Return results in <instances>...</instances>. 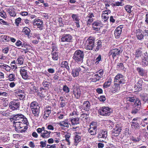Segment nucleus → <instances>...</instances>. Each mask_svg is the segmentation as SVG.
Returning a JSON list of instances; mask_svg holds the SVG:
<instances>
[{"label":"nucleus","instance_id":"f257e3e1","mask_svg":"<svg viewBox=\"0 0 148 148\" xmlns=\"http://www.w3.org/2000/svg\"><path fill=\"white\" fill-rule=\"evenodd\" d=\"M97 42V45L95 48L96 45L95 38L92 37L90 36L86 41L84 48L87 50H93L94 51H97L101 47L102 44L101 41L100 40H99Z\"/></svg>","mask_w":148,"mask_h":148},{"label":"nucleus","instance_id":"f03ea898","mask_svg":"<svg viewBox=\"0 0 148 148\" xmlns=\"http://www.w3.org/2000/svg\"><path fill=\"white\" fill-rule=\"evenodd\" d=\"M84 56V52L80 50H77L75 52L73 59L77 62L82 61Z\"/></svg>","mask_w":148,"mask_h":148},{"label":"nucleus","instance_id":"7ed1b4c3","mask_svg":"<svg viewBox=\"0 0 148 148\" xmlns=\"http://www.w3.org/2000/svg\"><path fill=\"white\" fill-rule=\"evenodd\" d=\"M99 113L100 115L105 116L110 115L111 113V109L108 107L103 106L101 107L99 110Z\"/></svg>","mask_w":148,"mask_h":148},{"label":"nucleus","instance_id":"20e7f679","mask_svg":"<svg viewBox=\"0 0 148 148\" xmlns=\"http://www.w3.org/2000/svg\"><path fill=\"white\" fill-rule=\"evenodd\" d=\"M123 49L120 47L112 49L110 50L108 53L109 56H112V58L114 59L115 57L120 55L123 51Z\"/></svg>","mask_w":148,"mask_h":148},{"label":"nucleus","instance_id":"39448f33","mask_svg":"<svg viewBox=\"0 0 148 148\" xmlns=\"http://www.w3.org/2000/svg\"><path fill=\"white\" fill-rule=\"evenodd\" d=\"M20 106V103L16 100H14L9 103V107L13 110H16L18 109Z\"/></svg>","mask_w":148,"mask_h":148},{"label":"nucleus","instance_id":"423d86ee","mask_svg":"<svg viewBox=\"0 0 148 148\" xmlns=\"http://www.w3.org/2000/svg\"><path fill=\"white\" fill-rule=\"evenodd\" d=\"M141 103L138 100L136 103H135L133 105V108L132 111V113L136 114L137 113L140 108Z\"/></svg>","mask_w":148,"mask_h":148},{"label":"nucleus","instance_id":"0eeeda50","mask_svg":"<svg viewBox=\"0 0 148 148\" xmlns=\"http://www.w3.org/2000/svg\"><path fill=\"white\" fill-rule=\"evenodd\" d=\"M107 136V132L106 131L103 130L101 133L98 134L97 137L99 138V141L105 142V140Z\"/></svg>","mask_w":148,"mask_h":148},{"label":"nucleus","instance_id":"6e6552de","mask_svg":"<svg viewBox=\"0 0 148 148\" xmlns=\"http://www.w3.org/2000/svg\"><path fill=\"white\" fill-rule=\"evenodd\" d=\"M34 26H36L40 30H42L43 26L42 21L40 19L36 18L32 22Z\"/></svg>","mask_w":148,"mask_h":148},{"label":"nucleus","instance_id":"1a4fd4ad","mask_svg":"<svg viewBox=\"0 0 148 148\" xmlns=\"http://www.w3.org/2000/svg\"><path fill=\"white\" fill-rule=\"evenodd\" d=\"M72 36L69 34L63 35L60 40L63 42H71L72 39Z\"/></svg>","mask_w":148,"mask_h":148},{"label":"nucleus","instance_id":"9d476101","mask_svg":"<svg viewBox=\"0 0 148 148\" xmlns=\"http://www.w3.org/2000/svg\"><path fill=\"white\" fill-rule=\"evenodd\" d=\"M123 77V76L122 75L118 74L115 76L114 82L115 83H118L119 84L123 83L124 82Z\"/></svg>","mask_w":148,"mask_h":148},{"label":"nucleus","instance_id":"9b49d317","mask_svg":"<svg viewBox=\"0 0 148 148\" xmlns=\"http://www.w3.org/2000/svg\"><path fill=\"white\" fill-rule=\"evenodd\" d=\"M16 93V96L20 100H23L25 97V94L24 93V90H17L15 91Z\"/></svg>","mask_w":148,"mask_h":148},{"label":"nucleus","instance_id":"f8f14e48","mask_svg":"<svg viewBox=\"0 0 148 148\" xmlns=\"http://www.w3.org/2000/svg\"><path fill=\"white\" fill-rule=\"evenodd\" d=\"M26 69V67H23L21 68L20 70V73L22 77L25 79H27L28 77Z\"/></svg>","mask_w":148,"mask_h":148},{"label":"nucleus","instance_id":"ddd939ff","mask_svg":"<svg viewBox=\"0 0 148 148\" xmlns=\"http://www.w3.org/2000/svg\"><path fill=\"white\" fill-rule=\"evenodd\" d=\"M121 127L116 126L112 131V135L113 136L117 137L118 136L121 131Z\"/></svg>","mask_w":148,"mask_h":148},{"label":"nucleus","instance_id":"4468645a","mask_svg":"<svg viewBox=\"0 0 148 148\" xmlns=\"http://www.w3.org/2000/svg\"><path fill=\"white\" fill-rule=\"evenodd\" d=\"M80 107V108H82L85 111H89L90 109V105L89 101H86L83 103V104Z\"/></svg>","mask_w":148,"mask_h":148},{"label":"nucleus","instance_id":"2eb2a0df","mask_svg":"<svg viewBox=\"0 0 148 148\" xmlns=\"http://www.w3.org/2000/svg\"><path fill=\"white\" fill-rule=\"evenodd\" d=\"M73 92V95L75 98L77 99L79 98L81 94V91L79 88H76L74 89Z\"/></svg>","mask_w":148,"mask_h":148},{"label":"nucleus","instance_id":"dca6fc26","mask_svg":"<svg viewBox=\"0 0 148 148\" xmlns=\"http://www.w3.org/2000/svg\"><path fill=\"white\" fill-rule=\"evenodd\" d=\"M126 99L127 101L130 102H134L136 103V101L138 100V101H140V100L138 98H137L135 96L132 95L126 98Z\"/></svg>","mask_w":148,"mask_h":148},{"label":"nucleus","instance_id":"f3484780","mask_svg":"<svg viewBox=\"0 0 148 148\" xmlns=\"http://www.w3.org/2000/svg\"><path fill=\"white\" fill-rule=\"evenodd\" d=\"M81 70L80 68H76L72 69V75L74 77L78 76L79 74V72Z\"/></svg>","mask_w":148,"mask_h":148},{"label":"nucleus","instance_id":"a211bd4d","mask_svg":"<svg viewBox=\"0 0 148 148\" xmlns=\"http://www.w3.org/2000/svg\"><path fill=\"white\" fill-rule=\"evenodd\" d=\"M122 26L120 25L119 27H117L115 31L114 35L115 37L118 38L121 34L122 31Z\"/></svg>","mask_w":148,"mask_h":148},{"label":"nucleus","instance_id":"6ab92c4d","mask_svg":"<svg viewBox=\"0 0 148 148\" xmlns=\"http://www.w3.org/2000/svg\"><path fill=\"white\" fill-rule=\"evenodd\" d=\"M58 125L61 127H66V128L69 127V125H70V123L69 122L68 120L67 119H66L64 121L60 122Z\"/></svg>","mask_w":148,"mask_h":148},{"label":"nucleus","instance_id":"aec40b11","mask_svg":"<svg viewBox=\"0 0 148 148\" xmlns=\"http://www.w3.org/2000/svg\"><path fill=\"white\" fill-rule=\"evenodd\" d=\"M88 131L91 135H95L96 134V127L91 125L90 128L88 129Z\"/></svg>","mask_w":148,"mask_h":148},{"label":"nucleus","instance_id":"412c9836","mask_svg":"<svg viewBox=\"0 0 148 148\" xmlns=\"http://www.w3.org/2000/svg\"><path fill=\"white\" fill-rule=\"evenodd\" d=\"M81 137L80 136L77 134H75L74 138V145L75 146L77 145L81 141Z\"/></svg>","mask_w":148,"mask_h":148},{"label":"nucleus","instance_id":"4be33fe9","mask_svg":"<svg viewBox=\"0 0 148 148\" xmlns=\"http://www.w3.org/2000/svg\"><path fill=\"white\" fill-rule=\"evenodd\" d=\"M51 132L47 131H44L40 134V136L43 138H49L50 136V134Z\"/></svg>","mask_w":148,"mask_h":148},{"label":"nucleus","instance_id":"5701e85b","mask_svg":"<svg viewBox=\"0 0 148 148\" xmlns=\"http://www.w3.org/2000/svg\"><path fill=\"white\" fill-rule=\"evenodd\" d=\"M16 45L18 47H19L20 46H21V47L22 48L24 47L26 49H23L24 50H25L27 49V45L25 44V43H22V42L19 40H17L15 43Z\"/></svg>","mask_w":148,"mask_h":148},{"label":"nucleus","instance_id":"b1692460","mask_svg":"<svg viewBox=\"0 0 148 148\" xmlns=\"http://www.w3.org/2000/svg\"><path fill=\"white\" fill-rule=\"evenodd\" d=\"M120 89L119 84L118 83H114V86H113L112 89V91L113 93H115L118 92Z\"/></svg>","mask_w":148,"mask_h":148},{"label":"nucleus","instance_id":"393cba45","mask_svg":"<svg viewBox=\"0 0 148 148\" xmlns=\"http://www.w3.org/2000/svg\"><path fill=\"white\" fill-rule=\"evenodd\" d=\"M32 113L35 118H38L40 113V108H36L35 109L32 110Z\"/></svg>","mask_w":148,"mask_h":148},{"label":"nucleus","instance_id":"a878e982","mask_svg":"<svg viewBox=\"0 0 148 148\" xmlns=\"http://www.w3.org/2000/svg\"><path fill=\"white\" fill-rule=\"evenodd\" d=\"M30 107L31 110L35 109L36 108H40V107L38 106V103L36 101H33L32 102L30 105Z\"/></svg>","mask_w":148,"mask_h":148},{"label":"nucleus","instance_id":"bb28decb","mask_svg":"<svg viewBox=\"0 0 148 148\" xmlns=\"http://www.w3.org/2000/svg\"><path fill=\"white\" fill-rule=\"evenodd\" d=\"M143 81L142 79H139L138 82L135 85L134 87L135 88L140 89L142 88L143 86Z\"/></svg>","mask_w":148,"mask_h":148},{"label":"nucleus","instance_id":"cd10ccee","mask_svg":"<svg viewBox=\"0 0 148 148\" xmlns=\"http://www.w3.org/2000/svg\"><path fill=\"white\" fill-rule=\"evenodd\" d=\"M137 71L139 75L141 76H145L146 75L145 71L143 69L141 68L138 67L137 69Z\"/></svg>","mask_w":148,"mask_h":148},{"label":"nucleus","instance_id":"c85d7f7f","mask_svg":"<svg viewBox=\"0 0 148 148\" xmlns=\"http://www.w3.org/2000/svg\"><path fill=\"white\" fill-rule=\"evenodd\" d=\"M27 125L28 124H26V123H21L20 127L19 128V129L22 128L23 127H24V128L22 130H18V131L22 132H25L27 129Z\"/></svg>","mask_w":148,"mask_h":148},{"label":"nucleus","instance_id":"c756f323","mask_svg":"<svg viewBox=\"0 0 148 148\" xmlns=\"http://www.w3.org/2000/svg\"><path fill=\"white\" fill-rule=\"evenodd\" d=\"M70 121H71L73 125H77L79 123V119L78 118H74L70 119Z\"/></svg>","mask_w":148,"mask_h":148},{"label":"nucleus","instance_id":"7c9ffc66","mask_svg":"<svg viewBox=\"0 0 148 148\" xmlns=\"http://www.w3.org/2000/svg\"><path fill=\"white\" fill-rule=\"evenodd\" d=\"M7 11L10 16L15 17L16 16V13L13 8L8 9Z\"/></svg>","mask_w":148,"mask_h":148},{"label":"nucleus","instance_id":"2f4dec72","mask_svg":"<svg viewBox=\"0 0 148 148\" xmlns=\"http://www.w3.org/2000/svg\"><path fill=\"white\" fill-rule=\"evenodd\" d=\"M23 117V115L21 114H18L14 116L13 117V121H18L19 119L22 118V117Z\"/></svg>","mask_w":148,"mask_h":148},{"label":"nucleus","instance_id":"473e14b6","mask_svg":"<svg viewBox=\"0 0 148 148\" xmlns=\"http://www.w3.org/2000/svg\"><path fill=\"white\" fill-rule=\"evenodd\" d=\"M65 99L66 98H64L63 97H60V101H61L60 103V107L62 108L64 107L66 105Z\"/></svg>","mask_w":148,"mask_h":148},{"label":"nucleus","instance_id":"72a5a7b5","mask_svg":"<svg viewBox=\"0 0 148 148\" xmlns=\"http://www.w3.org/2000/svg\"><path fill=\"white\" fill-rule=\"evenodd\" d=\"M51 109H46L44 112V114L43 116V118L45 119H47L51 113Z\"/></svg>","mask_w":148,"mask_h":148},{"label":"nucleus","instance_id":"f704fd0d","mask_svg":"<svg viewBox=\"0 0 148 148\" xmlns=\"http://www.w3.org/2000/svg\"><path fill=\"white\" fill-rule=\"evenodd\" d=\"M61 66L62 67L66 68L68 70L69 69L68 62L66 61L62 62L61 64Z\"/></svg>","mask_w":148,"mask_h":148},{"label":"nucleus","instance_id":"c9c22d12","mask_svg":"<svg viewBox=\"0 0 148 148\" xmlns=\"http://www.w3.org/2000/svg\"><path fill=\"white\" fill-rule=\"evenodd\" d=\"M111 79H109L103 84V87L104 88H107L110 85L111 82Z\"/></svg>","mask_w":148,"mask_h":148},{"label":"nucleus","instance_id":"e433bc0d","mask_svg":"<svg viewBox=\"0 0 148 148\" xmlns=\"http://www.w3.org/2000/svg\"><path fill=\"white\" fill-rule=\"evenodd\" d=\"M52 57L53 59L54 60H57L58 59V53L56 52H53L52 51L51 53Z\"/></svg>","mask_w":148,"mask_h":148},{"label":"nucleus","instance_id":"4c0bfd02","mask_svg":"<svg viewBox=\"0 0 148 148\" xmlns=\"http://www.w3.org/2000/svg\"><path fill=\"white\" fill-rule=\"evenodd\" d=\"M18 122H19L20 123H26V124H28V123L27 119L25 117L24 115L23 117H22V118L19 119Z\"/></svg>","mask_w":148,"mask_h":148},{"label":"nucleus","instance_id":"58836bf2","mask_svg":"<svg viewBox=\"0 0 148 148\" xmlns=\"http://www.w3.org/2000/svg\"><path fill=\"white\" fill-rule=\"evenodd\" d=\"M131 123L132 128L134 127L136 129H139L140 128L139 124L137 122H131Z\"/></svg>","mask_w":148,"mask_h":148},{"label":"nucleus","instance_id":"ea45409f","mask_svg":"<svg viewBox=\"0 0 148 148\" xmlns=\"http://www.w3.org/2000/svg\"><path fill=\"white\" fill-rule=\"evenodd\" d=\"M14 125L13 126L15 127V130L17 131L19 130V128L20 127V125L21 123H19L18 122H16L15 121H13Z\"/></svg>","mask_w":148,"mask_h":148},{"label":"nucleus","instance_id":"a19ab883","mask_svg":"<svg viewBox=\"0 0 148 148\" xmlns=\"http://www.w3.org/2000/svg\"><path fill=\"white\" fill-rule=\"evenodd\" d=\"M93 75L94 78L92 79V81L93 82H96L97 81L99 80L100 78H101V76L98 74H94Z\"/></svg>","mask_w":148,"mask_h":148},{"label":"nucleus","instance_id":"79ce46f5","mask_svg":"<svg viewBox=\"0 0 148 148\" xmlns=\"http://www.w3.org/2000/svg\"><path fill=\"white\" fill-rule=\"evenodd\" d=\"M71 17L73 19V21H75V22L79 21V19L77 14H73L71 16Z\"/></svg>","mask_w":148,"mask_h":148},{"label":"nucleus","instance_id":"37998d69","mask_svg":"<svg viewBox=\"0 0 148 148\" xmlns=\"http://www.w3.org/2000/svg\"><path fill=\"white\" fill-rule=\"evenodd\" d=\"M24 59L22 57H18L16 60V63L20 65H22L23 63Z\"/></svg>","mask_w":148,"mask_h":148},{"label":"nucleus","instance_id":"c03bdc74","mask_svg":"<svg viewBox=\"0 0 148 148\" xmlns=\"http://www.w3.org/2000/svg\"><path fill=\"white\" fill-rule=\"evenodd\" d=\"M23 31L25 34L27 35L28 36H29L31 31L29 28H24Z\"/></svg>","mask_w":148,"mask_h":148},{"label":"nucleus","instance_id":"a18cd8bd","mask_svg":"<svg viewBox=\"0 0 148 148\" xmlns=\"http://www.w3.org/2000/svg\"><path fill=\"white\" fill-rule=\"evenodd\" d=\"M43 86L46 89H49V87L50 84V83L47 82L46 81H44L42 83Z\"/></svg>","mask_w":148,"mask_h":148},{"label":"nucleus","instance_id":"49530a36","mask_svg":"<svg viewBox=\"0 0 148 148\" xmlns=\"http://www.w3.org/2000/svg\"><path fill=\"white\" fill-rule=\"evenodd\" d=\"M136 36L138 39L141 40L143 38V35L141 32H138L136 34Z\"/></svg>","mask_w":148,"mask_h":148},{"label":"nucleus","instance_id":"de8ad7c7","mask_svg":"<svg viewBox=\"0 0 148 148\" xmlns=\"http://www.w3.org/2000/svg\"><path fill=\"white\" fill-rule=\"evenodd\" d=\"M132 6L130 5H127L125 7V10L129 13H130L132 12Z\"/></svg>","mask_w":148,"mask_h":148},{"label":"nucleus","instance_id":"09e8293b","mask_svg":"<svg viewBox=\"0 0 148 148\" xmlns=\"http://www.w3.org/2000/svg\"><path fill=\"white\" fill-rule=\"evenodd\" d=\"M146 57H145L143 60L142 64L144 66H146L148 65V60L146 59Z\"/></svg>","mask_w":148,"mask_h":148},{"label":"nucleus","instance_id":"8fccbe9b","mask_svg":"<svg viewBox=\"0 0 148 148\" xmlns=\"http://www.w3.org/2000/svg\"><path fill=\"white\" fill-rule=\"evenodd\" d=\"M93 26H100L101 25V22L99 21H97L94 22L92 24Z\"/></svg>","mask_w":148,"mask_h":148},{"label":"nucleus","instance_id":"3c124183","mask_svg":"<svg viewBox=\"0 0 148 148\" xmlns=\"http://www.w3.org/2000/svg\"><path fill=\"white\" fill-rule=\"evenodd\" d=\"M101 18L102 19H103L104 21H106L108 20V18H109V16H108V14H102L101 15Z\"/></svg>","mask_w":148,"mask_h":148},{"label":"nucleus","instance_id":"603ef678","mask_svg":"<svg viewBox=\"0 0 148 148\" xmlns=\"http://www.w3.org/2000/svg\"><path fill=\"white\" fill-rule=\"evenodd\" d=\"M15 78L14 74H11L9 75V79L10 81H13L14 80Z\"/></svg>","mask_w":148,"mask_h":148},{"label":"nucleus","instance_id":"864d4df0","mask_svg":"<svg viewBox=\"0 0 148 148\" xmlns=\"http://www.w3.org/2000/svg\"><path fill=\"white\" fill-rule=\"evenodd\" d=\"M70 136L69 135H66L65 136V138L66 140L68 142V144L70 145V142L69 140V138L70 137Z\"/></svg>","mask_w":148,"mask_h":148},{"label":"nucleus","instance_id":"5fc2aeb1","mask_svg":"<svg viewBox=\"0 0 148 148\" xmlns=\"http://www.w3.org/2000/svg\"><path fill=\"white\" fill-rule=\"evenodd\" d=\"M63 90L66 92H68L69 91V88L66 85H64V86Z\"/></svg>","mask_w":148,"mask_h":148},{"label":"nucleus","instance_id":"6e6d98bb","mask_svg":"<svg viewBox=\"0 0 148 148\" xmlns=\"http://www.w3.org/2000/svg\"><path fill=\"white\" fill-rule=\"evenodd\" d=\"M3 69H5L7 71H9L11 68L8 65L5 64Z\"/></svg>","mask_w":148,"mask_h":148},{"label":"nucleus","instance_id":"4d7b16f0","mask_svg":"<svg viewBox=\"0 0 148 148\" xmlns=\"http://www.w3.org/2000/svg\"><path fill=\"white\" fill-rule=\"evenodd\" d=\"M21 18L19 17L16 19L15 20V23L17 26H18L19 25V24L21 22Z\"/></svg>","mask_w":148,"mask_h":148},{"label":"nucleus","instance_id":"13d9d810","mask_svg":"<svg viewBox=\"0 0 148 148\" xmlns=\"http://www.w3.org/2000/svg\"><path fill=\"white\" fill-rule=\"evenodd\" d=\"M99 99L100 101L103 102L105 101L106 98L104 96H101L99 98Z\"/></svg>","mask_w":148,"mask_h":148},{"label":"nucleus","instance_id":"bf43d9fd","mask_svg":"<svg viewBox=\"0 0 148 148\" xmlns=\"http://www.w3.org/2000/svg\"><path fill=\"white\" fill-rule=\"evenodd\" d=\"M0 16L3 18H5L6 17L5 13L3 11L0 12Z\"/></svg>","mask_w":148,"mask_h":148},{"label":"nucleus","instance_id":"052dcab7","mask_svg":"<svg viewBox=\"0 0 148 148\" xmlns=\"http://www.w3.org/2000/svg\"><path fill=\"white\" fill-rule=\"evenodd\" d=\"M101 56L100 55L98 56V57L96 59V63H97V64L99 63V62L101 60Z\"/></svg>","mask_w":148,"mask_h":148},{"label":"nucleus","instance_id":"680f3d73","mask_svg":"<svg viewBox=\"0 0 148 148\" xmlns=\"http://www.w3.org/2000/svg\"><path fill=\"white\" fill-rule=\"evenodd\" d=\"M9 48L8 47H6L3 49V52L4 53L7 54L8 52Z\"/></svg>","mask_w":148,"mask_h":148},{"label":"nucleus","instance_id":"e2e57ef3","mask_svg":"<svg viewBox=\"0 0 148 148\" xmlns=\"http://www.w3.org/2000/svg\"><path fill=\"white\" fill-rule=\"evenodd\" d=\"M124 5L123 3H122L121 2H120L119 1H117L115 2V5H116V6H122Z\"/></svg>","mask_w":148,"mask_h":148},{"label":"nucleus","instance_id":"0e129e2a","mask_svg":"<svg viewBox=\"0 0 148 148\" xmlns=\"http://www.w3.org/2000/svg\"><path fill=\"white\" fill-rule=\"evenodd\" d=\"M93 21V19L92 18H89L88 19L87 22V25H90L92 22Z\"/></svg>","mask_w":148,"mask_h":148},{"label":"nucleus","instance_id":"69168bd1","mask_svg":"<svg viewBox=\"0 0 148 148\" xmlns=\"http://www.w3.org/2000/svg\"><path fill=\"white\" fill-rule=\"evenodd\" d=\"M93 17H94V16L93 13L92 12H90L88 15L87 16L86 18H92Z\"/></svg>","mask_w":148,"mask_h":148},{"label":"nucleus","instance_id":"338daca9","mask_svg":"<svg viewBox=\"0 0 148 148\" xmlns=\"http://www.w3.org/2000/svg\"><path fill=\"white\" fill-rule=\"evenodd\" d=\"M40 143L41 144L40 146L41 147H44L46 146V144L45 142L41 141L40 142Z\"/></svg>","mask_w":148,"mask_h":148},{"label":"nucleus","instance_id":"774afa93","mask_svg":"<svg viewBox=\"0 0 148 148\" xmlns=\"http://www.w3.org/2000/svg\"><path fill=\"white\" fill-rule=\"evenodd\" d=\"M145 22L146 24L148 25V13L145 16Z\"/></svg>","mask_w":148,"mask_h":148}]
</instances>
